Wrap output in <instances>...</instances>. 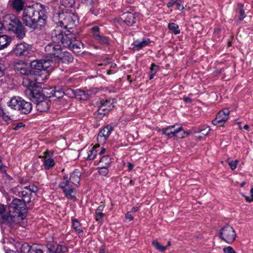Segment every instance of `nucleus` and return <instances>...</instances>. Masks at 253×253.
<instances>
[{"label":"nucleus","mask_w":253,"mask_h":253,"mask_svg":"<svg viewBox=\"0 0 253 253\" xmlns=\"http://www.w3.org/2000/svg\"><path fill=\"white\" fill-rule=\"evenodd\" d=\"M105 204L101 202V204L98 206L95 210L94 214V219L100 225H102L103 223V218L105 215V213L103 212Z\"/></svg>","instance_id":"obj_24"},{"label":"nucleus","mask_w":253,"mask_h":253,"mask_svg":"<svg viewBox=\"0 0 253 253\" xmlns=\"http://www.w3.org/2000/svg\"><path fill=\"white\" fill-rule=\"evenodd\" d=\"M54 153L52 151H44L42 156H39L42 163V166L45 170L51 169L55 165V161L53 158Z\"/></svg>","instance_id":"obj_11"},{"label":"nucleus","mask_w":253,"mask_h":253,"mask_svg":"<svg viewBox=\"0 0 253 253\" xmlns=\"http://www.w3.org/2000/svg\"><path fill=\"white\" fill-rule=\"evenodd\" d=\"M52 62L48 59L35 60L31 62V69L33 72H39L50 69Z\"/></svg>","instance_id":"obj_12"},{"label":"nucleus","mask_w":253,"mask_h":253,"mask_svg":"<svg viewBox=\"0 0 253 253\" xmlns=\"http://www.w3.org/2000/svg\"><path fill=\"white\" fill-rule=\"evenodd\" d=\"M159 67L158 65H156L155 63H152L150 68V71L149 74V80H152L154 75L158 72L159 70Z\"/></svg>","instance_id":"obj_39"},{"label":"nucleus","mask_w":253,"mask_h":253,"mask_svg":"<svg viewBox=\"0 0 253 253\" xmlns=\"http://www.w3.org/2000/svg\"><path fill=\"white\" fill-rule=\"evenodd\" d=\"M20 250L21 253H30L32 246H30L28 243H24L21 245Z\"/></svg>","instance_id":"obj_40"},{"label":"nucleus","mask_w":253,"mask_h":253,"mask_svg":"<svg viewBox=\"0 0 253 253\" xmlns=\"http://www.w3.org/2000/svg\"><path fill=\"white\" fill-rule=\"evenodd\" d=\"M12 8L17 12L21 11L24 7V2L23 0H12L11 1Z\"/></svg>","instance_id":"obj_32"},{"label":"nucleus","mask_w":253,"mask_h":253,"mask_svg":"<svg viewBox=\"0 0 253 253\" xmlns=\"http://www.w3.org/2000/svg\"><path fill=\"white\" fill-rule=\"evenodd\" d=\"M23 99L19 96H13L7 102V105L11 109L18 110Z\"/></svg>","instance_id":"obj_25"},{"label":"nucleus","mask_w":253,"mask_h":253,"mask_svg":"<svg viewBox=\"0 0 253 253\" xmlns=\"http://www.w3.org/2000/svg\"><path fill=\"white\" fill-rule=\"evenodd\" d=\"M5 211V207L3 205H0V221L2 223H6L10 217L4 214Z\"/></svg>","instance_id":"obj_35"},{"label":"nucleus","mask_w":253,"mask_h":253,"mask_svg":"<svg viewBox=\"0 0 253 253\" xmlns=\"http://www.w3.org/2000/svg\"><path fill=\"white\" fill-rule=\"evenodd\" d=\"M244 197L245 198L246 200L249 203L251 202L253 200L252 198H251L249 196H244Z\"/></svg>","instance_id":"obj_59"},{"label":"nucleus","mask_w":253,"mask_h":253,"mask_svg":"<svg viewBox=\"0 0 253 253\" xmlns=\"http://www.w3.org/2000/svg\"><path fill=\"white\" fill-rule=\"evenodd\" d=\"M35 104L37 110L41 112L47 111L51 104L49 99L47 97L35 103Z\"/></svg>","instance_id":"obj_23"},{"label":"nucleus","mask_w":253,"mask_h":253,"mask_svg":"<svg viewBox=\"0 0 253 253\" xmlns=\"http://www.w3.org/2000/svg\"><path fill=\"white\" fill-rule=\"evenodd\" d=\"M26 203L22 200L14 199L9 206L10 212H15L20 215L26 211Z\"/></svg>","instance_id":"obj_14"},{"label":"nucleus","mask_w":253,"mask_h":253,"mask_svg":"<svg viewBox=\"0 0 253 253\" xmlns=\"http://www.w3.org/2000/svg\"><path fill=\"white\" fill-rule=\"evenodd\" d=\"M151 43V40L149 38H142L141 41L136 40L131 44L132 49L133 51H139L145 47L149 46Z\"/></svg>","instance_id":"obj_22"},{"label":"nucleus","mask_w":253,"mask_h":253,"mask_svg":"<svg viewBox=\"0 0 253 253\" xmlns=\"http://www.w3.org/2000/svg\"><path fill=\"white\" fill-rule=\"evenodd\" d=\"M32 109V104L30 102H27L23 99L18 111H19L21 114H28L31 112Z\"/></svg>","instance_id":"obj_28"},{"label":"nucleus","mask_w":253,"mask_h":253,"mask_svg":"<svg viewBox=\"0 0 253 253\" xmlns=\"http://www.w3.org/2000/svg\"><path fill=\"white\" fill-rule=\"evenodd\" d=\"M229 113L230 112L227 108H224L219 111L215 119L212 121V125L218 126H223L228 119Z\"/></svg>","instance_id":"obj_18"},{"label":"nucleus","mask_w":253,"mask_h":253,"mask_svg":"<svg viewBox=\"0 0 253 253\" xmlns=\"http://www.w3.org/2000/svg\"><path fill=\"white\" fill-rule=\"evenodd\" d=\"M14 68L17 73L25 76L24 79L28 78L29 80L33 81L31 80V78L32 77V70L31 67L25 62L23 61L16 62Z\"/></svg>","instance_id":"obj_13"},{"label":"nucleus","mask_w":253,"mask_h":253,"mask_svg":"<svg viewBox=\"0 0 253 253\" xmlns=\"http://www.w3.org/2000/svg\"><path fill=\"white\" fill-rule=\"evenodd\" d=\"M4 67L3 64L0 63V78L2 77L4 74Z\"/></svg>","instance_id":"obj_53"},{"label":"nucleus","mask_w":253,"mask_h":253,"mask_svg":"<svg viewBox=\"0 0 253 253\" xmlns=\"http://www.w3.org/2000/svg\"><path fill=\"white\" fill-rule=\"evenodd\" d=\"M59 187L62 190L65 196L68 199L75 200L76 197L75 189L73 184L68 180L67 176H64L63 181L60 183Z\"/></svg>","instance_id":"obj_8"},{"label":"nucleus","mask_w":253,"mask_h":253,"mask_svg":"<svg viewBox=\"0 0 253 253\" xmlns=\"http://www.w3.org/2000/svg\"><path fill=\"white\" fill-rule=\"evenodd\" d=\"M111 63V59L106 58L100 60L97 63L98 66H106L110 64Z\"/></svg>","instance_id":"obj_44"},{"label":"nucleus","mask_w":253,"mask_h":253,"mask_svg":"<svg viewBox=\"0 0 253 253\" xmlns=\"http://www.w3.org/2000/svg\"><path fill=\"white\" fill-rule=\"evenodd\" d=\"M82 2L88 6H92L93 3V0H82Z\"/></svg>","instance_id":"obj_54"},{"label":"nucleus","mask_w":253,"mask_h":253,"mask_svg":"<svg viewBox=\"0 0 253 253\" xmlns=\"http://www.w3.org/2000/svg\"><path fill=\"white\" fill-rule=\"evenodd\" d=\"M243 128H244L245 129L247 130V131H250V126H249V125H244V126H243Z\"/></svg>","instance_id":"obj_61"},{"label":"nucleus","mask_w":253,"mask_h":253,"mask_svg":"<svg viewBox=\"0 0 253 253\" xmlns=\"http://www.w3.org/2000/svg\"><path fill=\"white\" fill-rule=\"evenodd\" d=\"M3 24L5 29L14 33L18 39H22L25 37L24 27L15 15L7 14L3 16Z\"/></svg>","instance_id":"obj_4"},{"label":"nucleus","mask_w":253,"mask_h":253,"mask_svg":"<svg viewBox=\"0 0 253 253\" xmlns=\"http://www.w3.org/2000/svg\"><path fill=\"white\" fill-rule=\"evenodd\" d=\"M24 125L23 123L19 122L17 124H14L13 126V129L15 130H18L20 128L24 126Z\"/></svg>","instance_id":"obj_50"},{"label":"nucleus","mask_w":253,"mask_h":253,"mask_svg":"<svg viewBox=\"0 0 253 253\" xmlns=\"http://www.w3.org/2000/svg\"><path fill=\"white\" fill-rule=\"evenodd\" d=\"M219 237L226 243L231 244L235 240L237 234L232 227L226 225L220 229Z\"/></svg>","instance_id":"obj_7"},{"label":"nucleus","mask_w":253,"mask_h":253,"mask_svg":"<svg viewBox=\"0 0 253 253\" xmlns=\"http://www.w3.org/2000/svg\"><path fill=\"white\" fill-rule=\"evenodd\" d=\"M113 130L114 126L111 124L100 129L97 137V142L101 144L105 143Z\"/></svg>","instance_id":"obj_16"},{"label":"nucleus","mask_w":253,"mask_h":253,"mask_svg":"<svg viewBox=\"0 0 253 253\" xmlns=\"http://www.w3.org/2000/svg\"><path fill=\"white\" fill-rule=\"evenodd\" d=\"M30 253H43V251L39 247L34 245L32 246V250Z\"/></svg>","instance_id":"obj_45"},{"label":"nucleus","mask_w":253,"mask_h":253,"mask_svg":"<svg viewBox=\"0 0 253 253\" xmlns=\"http://www.w3.org/2000/svg\"><path fill=\"white\" fill-rule=\"evenodd\" d=\"M109 167L101 166L98 168L99 173L102 176H106L108 173Z\"/></svg>","instance_id":"obj_42"},{"label":"nucleus","mask_w":253,"mask_h":253,"mask_svg":"<svg viewBox=\"0 0 253 253\" xmlns=\"http://www.w3.org/2000/svg\"><path fill=\"white\" fill-rule=\"evenodd\" d=\"M23 85L26 87L25 95L35 103L46 97L42 92V87L34 85V82L29 79H23Z\"/></svg>","instance_id":"obj_5"},{"label":"nucleus","mask_w":253,"mask_h":253,"mask_svg":"<svg viewBox=\"0 0 253 253\" xmlns=\"http://www.w3.org/2000/svg\"><path fill=\"white\" fill-rule=\"evenodd\" d=\"M250 194L252 199H253V188H252L250 190Z\"/></svg>","instance_id":"obj_64"},{"label":"nucleus","mask_w":253,"mask_h":253,"mask_svg":"<svg viewBox=\"0 0 253 253\" xmlns=\"http://www.w3.org/2000/svg\"><path fill=\"white\" fill-rule=\"evenodd\" d=\"M99 151V146L95 145L93 146L91 149L89 150L87 152V160H93L97 155V153Z\"/></svg>","instance_id":"obj_31"},{"label":"nucleus","mask_w":253,"mask_h":253,"mask_svg":"<svg viewBox=\"0 0 253 253\" xmlns=\"http://www.w3.org/2000/svg\"><path fill=\"white\" fill-rule=\"evenodd\" d=\"M175 125L168 126L159 130L163 134L166 135L168 138H171L173 136H177L179 137H183V134L185 133V131L182 128V126H180L176 129L172 130L174 128Z\"/></svg>","instance_id":"obj_15"},{"label":"nucleus","mask_w":253,"mask_h":253,"mask_svg":"<svg viewBox=\"0 0 253 253\" xmlns=\"http://www.w3.org/2000/svg\"><path fill=\"white\" fill-rule=\"evenodd\" d=\"M94 39L99 44L107 45L109 44L108 39L106 36L100 34V29L98 26H94L91 28Z\"/></svg>","instance_id":"obj_20"},{"label":"nucleus","mask_w":253,"mask_h":253,"mask_svg":"<svg viewBox=\"0 0 253 253\" xmlns=\"http://www.w3.org/2000/svg\"><path fill=\"white\" fill-rule=\"evenodd\" d=\"M152 244L157 250L163 252L167 249L168 247L171 245V243L170 241H169L166 246H163L159 244L157 240H155L152 241Z\"/></svg>","instance_id":"obj_34"},{"label":"nucleus","mask_w":253,"mask_h":253,"mask_svg":"<svg viewBox=\"0 0 253 253\" xmlns=\"http://www.w3.org/2000/svg\"><path fill=\"white\" fill-rule=\"evenodd\" d=\"M127 167H128V171H131L133 168V165L130 163H128Z\"/></svg>","instance_id":"obj_57"},{"label":"nucleus","mask_w":253,"mask_h":253,"mask_svg":"<svg viewBox=\"0 0 253 253\" xmlns=\"http://www.w3.org/2000/svg\"><path fill=\"white\" fill-rule=\"evenodd\" d=\"M125 218L128 221H132L133 219V217L131 215L130 211H128L126 213Z\"/></svg>","instance_id":"obj_52"},{"label":"nucleus","mask_w":253,"mask_h":253,"mask_svg":"<svg viewBox=\"0 0 253 253\" xmlns=\"http://www.w3.org/2000/svg\"><path fill=\"white\" fill-rule=\"evenodd\" d=\"M11 40V38L6 35H0V50L7 47Z\"/></svg>","instance_id":"obj_30"},{"label":"nucleus","mask_w":253,"mask_h":253,"mask_svg":"<svg viewBox=\"0 0 253 253\" xmlns=\"http://www.w3.org/2000/svg\"><path fill=\"white\" fill-rule=\"evenodd\" d=\"M223 252L224 253H236L233 248L230 246H227L224 248L223 249Z\"/></svg>","instance_id":"obj_47"},{"label":"nucleus","mask_w":253,"mask_h":253,"mask_svg":"<svg viewBox=\"0 0 253 253\" xmlns=\"http://www.w3.org/2000/svg\"><path fill=\"white\" fill-rule=\"evenodd\" d=\"M46 6L37 3L23 9L22 20L26 26L34 30L41 29L46 23Z\"/></svg>","instance_id":"obj_1"},{"label":"nucleus","mask_w":253,"mask_h":253,"mask_svg":"<svg viewBox=\"0 0 253 253\" xmlns=\"http://www.w3.org/2000/svg\"><path fill=\"white\" fill-rule=\"evenodd\" d=\"M113 108V101L111 100L101 101L97 112L94 113L95 118L98 120L102 119Z\"/></svg>","instance_id":"obj_10"},{"label":"nucleus","mask_w":253,"mask_h":253,"mask_svg":"<svg viewBox=\"0 0 253 253\" xmlns=\"http://www.w3.org/2000/svg\"><path fill=\"white\" fill-rule=\"evenodd\" d=\"M178 0H169L168 3H167V7L168 8L172 7L174 5H176L177 1Z\"/></svg>","instance_id":"obj_51"},{"label":"nucleus","mask_w":253,"mask_h":253,"mask_svg":"<svg viewBox=\"0 0 253 253\" xmlns=\"http://www.w3.org/2000/svg\"><path fill=\"white\" fill-rule=\"evenodd\" d=\"M38 191V188L34 185L25 186L18 192V196L26 203H29L34 199Z\"/></svg>","instance_id":"obj_6"},{"label":"nucleus","mask_w":253,"mask_h":253,"mask_svg":"<svg viewBox=\"0 0 253 253\" xmlns=\"http://www.w3.org/2000/svg\"><path fill=\"white\" fill-rule=\"evenodd\" d=\"M53 20L58 26L65 29L74 28L79 22L77 15L71 11L67 10L54 14Z\"/></svg>","instance_id":"obj_3"},{"label":"nucleus","mask_w":253,"mask_h":253,"mask_svg":"<svg viewBox=\"0 0 253 253\" xmlns=\"http://www.w3.org/2000/svg\"><path fill=\"white\" fill-rule=\"evenodd\" d=\"M176 8L180 10L183 11L184 9V6L182 4V1L181 0H178L176 3Z\"/></svg>","instance_id":"obj_49"},{"label":"nucleus","mask_w":253,"mask_h":253,"mask_svg":"<svg viewBox=\"0 0 253 253\" xmlns=\"http://www.w3.org/2000/svg\"><path fill=\"white\" fill-rule=\"evenodd\" d=\"M106 149L105 148H101V150L99 152V154L101 155L105 153Z\"/></svg>","instance_id":"obj_60"},{"label":"nucleus","mask_w":253,"mask_h":253,"mask_svg":"<svg viewBox=\"0 0 253 253\" xmlns=\"http://www.w3.org/2000/svg\"><path fill=\"white\" fill-rule=\"evenodd\" d=\"M115 72L114 71H112L111 70H108L107 72V74L108 75H110V74H114L115 73Z\"/></svg>","instance_id":"obj_63"},{"label":"nucleus","mask_w":253,"mask_h":253,"mask_svg":"<svg viewBox=\"0 0 253 253\" xmlns=\"http://www.w3.org/2000/svg\"><path fill=\"white\" fill-rule=\"evenodd\" d=\"M238 160L231 161L228 162V165L232 170H234L236 169L237 164H238Z\"/></svg>","instance_id":"obj_46"},{"label":"nucleus","mask_w":253,"mask_h":253,"mask_svg":"<svg viewBox=\"0 0 253 253\" xmlns=\"http://www.w3.org/2000/svg\"><path fill=\"white\" fill-rule=\"evenodd\" d=\"M13 53L17 56L29 57L31 54L30 46L24 42L17 43L13 49Z\"/></svg>","instance_id":"obj_17"},{"label":"nucleus","mask_w":253,"mask_h":253,"mask_svg":"<svg viewBox=\"0 0 253 253\" xmlns=\"http://www.w3.org/2000/svg\"><path fill=\"white\" fill-rule=\"evenodd\" d=\"M5 28V26L3 24V21H2V23L0 22V35H2V31L4 30Z\"/></svg>","instance_id":"obj_55"},{"label":"nucleus","mask_w":253,"mask_h":253,"mask_svg":"<svg viewBox=\"0 0 253 253\" xmlns=\"http://www.w3.org/2000/svg\"><path fill=\"white\" fill-rule=\"evenodd\" d=\"M76 96L79 99L82 100H87L88 98V93L86 91L81 89H78L76 91Z\"/></svg>","instance_id":"obj_38"},{"label":"nucleus","mask_w":253,"mask_h":253,"mask_svg":"<svg viewBox=\"0 0 253 253\" xmlns=\"http://www.w3.org/2000/svg\"><path fill=\"white\" fill-rule=\"evenodd\" d=\"M138 210V207H133L131 208V210L130 212H136Z\"/></svg>","instance_id":"obj_58"},{"label":"nucleus","mask_w":253,"mask_h":253,"mask_svg":"<svg viewBox=\"0 0 253 253\" xmlns=\"http://www.w3.org/2000/svg\"><path fill=\"white\" fill-rule=\"evenodd\" d=\"M52 36L53 40L61 41L63 46L68 47L76 54H80L84 47L82 42L74 40L73 35L69 33V31L64 33L60 28L56 27L52 32Z\"/></svg>","instance_id":"obj_2"},{"label":"nucleus","mask_w":253,"mask_h":253,"mask_svg":"<svg viewBox=\"0 0 253 253\" xmlns=\"http://www.w3.org/2000/svg\"><path fill=\"white\" fill-rule=\"evenodd\" d=\"M50 70V68L39 72H33L31 80L34 82V85L43 83L48 79Z\"/></svg>","instance_id":"obj_19"},{"label":"nucleus","mask_w":253,"mask_h":253,"mask_svg":"<svg viewBox=\"0 0 253 253\" xmlns=\"http://www.w3.org/2000/svg\"><path fill=\"white\" fill-rule=\"evenodd\" d=\"M236 12L238 14V19L240 21L243 20L246 17L245 10L243 8V5L241 3L238 4Z\"/></svg>","instance_id":"obj_37"},{"label":"nucleus","mask_w":253,"mask_h":253,"mask_svg":"<svg viewBox=\"0 0 253 253\" xmlns=\"http://www.w3.org/2000/svg\"><path fill=\"white\" fill-rule=\"evenodd\" d=\"M61 3L62 5L65 7H72L74 3V0H61Z\"/></svg>","instance_id":"obj_43"},{"label":"nucleus","mask_w":253,"mask_h":253,"mask_svg":"<svg viewBox=\"0 0 253 253\" xmlns=\"http://www.w3.org/2000/svg\"><path fill=\"white\" fill-rule=\"evenodd\" d=\"M137 15L134 11L126 12L121 16V19L126 25L131 26L136 22Z\"/></svg>","instance_id":"obj_21"},{"label":"nucleus","mask_w":253,"mask_h":253,"mask_svg":"<svg viewBox=\"0 0 253 253\" xmlns=\"http://www.w3.org/2000/svg\"><path fill=\"white\" fill-rule=\"evenodd\" d=\"M51 95L54 96H55L57 98H59L61 96H62L63 92L60 91H55V90H52L51 91Z\"/></svg>","instance_id":"obj_48"},{"label":"nucleus","mask_w":253,"mask_h":253,"mask_svg":"<svg viewBox=\"0 0 253 253\" xmlns=\"http://www.w3.org/2000/svg\"><path fill=\"white\" fill-rule=\"evenodd\" d=\"M51 38L52 42L49 43L45 46V52L47 55L57 58L63 50L61 47V41L53 40L52 33L51 34Z\"/></svg>","instance_id":"obj_9"},{"label":"nucleus","mask_w":253,"mask_h":253,"mask_svg":"<svg viewBox=\"0 0 253 253\" xmlns=\"http://www.w3.org/2000/svg\"><path fill=\"white\" fill-rule=\"evenodd\" d=\"M81 173L78 169H75L70 175L69 180L70 183L78 187L81 181Z\"/></svg>","instance_id":"obj_26"},{"label":"nucleus","mask_w":253,"mask_h":253,"mask_svg":"<svg viewBox=\"0 0 253 253\" xmlns=\"http://www.w3.org/2000/svg\"><path fill=\"white\" fill-rule=\"evenodd\" d=\"M57 58L64 63L68 64L73 61V57L71 54L66 50H64L63 49Z\"/></svg>","instance_id":"obj_27"},{"label":"nucleus","mask_w":253,"mask_h":253,"mask_svg":"<svg viewBox=\"0 0 253 253\" xmlns=\"http://www.w3.org/2000/svg\"><path fill=\"white\" fill-rule=\"evenodd\" d=\"M48 250L49 253H64L68 250L65 245L61 244L57 245L56 246H50Z\"/></svg>","instance_id":"obj_29"},{"label":"nucleus","mask_w":253,"mask_h":253,"mask_svg":"<svg viewBox=\"0 0 253 253\" xmlns=\"http://www.w3.org/2000/svg\"><path fill=\"white\" fill-rule=\"evenodd\" d=\"M111 64L110 67L111 68H114L116 66V64L113 62L112 60L111 59V63L110 64Z\"/></svg>","instance_id":"obj_62"},{"label":"nucleus","mask_w":253,"mask_h":253,"mask_svg":"<svg viewBox=\"0 0 253 253\" xmlns=\"http://www.w3.org/2000/svg\"><path fill=\"white\" fill-rule=\"evenodd\" d=\"M112 163L111 158L108 155H104L102 156L99 161V164H101V166H106V167H110L111 164Z\"/></svg>","instance_id":"obj_36"},{"label":"nucleus","mask_w":253,"mask_h":253,"mask_svg":"<svg viewBox=\"0 0 253 253\" xmlns=\"http://www.w3.org/2000/svg\"><path fill=\"white\" fill-rule=\"evenodd\" d=\"M183 100L187 103H190L192 102V99L191 98L188 97H186L183 98Z\"/></svg>","instance_id":"obj_56"},{"label":"nucleus","mask_w":253,"mask_h":253,"mask_svg":"<svg viewBox=\"0 0 253 253\" xmlns=\"http://www.w3.org/2000/svg\"><path fill=\"white\" fill-rule=\"evenodd\" d=\"M72 227L79 234L83 233V230L80 222L76 218L72 219Z\"/></svg>","instance_id":"obj_33"},{"label":"nucleus","mask_w":253,"mask_h":253,"mask_svg":"<svg viewBox=\"0 0 253 253\" xmlns=\"http://www.w3.org/2000/svg\"><path fill=\"white\" fill-rule=\"evenodd\" d=\"M169 29L172 31L175 35L178 34L180 33V30H179V27L178 25L174 23H169L168 25Z\"/></svg>","instance_id":"obj_41"}]
</instances>
